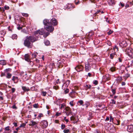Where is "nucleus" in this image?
I'll return each mask as SVG.
<instances>
[{"mask_svg": "<svg viewBox=\"0 0 133 133\" xmlns=\"http://www.w3.org/2000/svg\"><path fill=\"white\" fill-rule=\"evenodd\" d=\"M45 31L43 29L38 30L34 33V35L29 36H27L24 40V45L28 48H31L32 46V43L37 40L39 35H43Z\"/></svg>", "mask_w": 133, "mask_h": 133, "instance_id": "f257e3e1", "label": "nucleus"}, {"mask_svg": "<svg viewBox=\"0 0 133 133\" xmlns=\"http://www.w3.org/2000/svg\"><path fill=\"white\" fill-rule=\"evenodd\" d=\"M43 23L44 25V28L48 32H51L54 30V28L52 25L55 26L58 23L57 21L55 18L51 19L50 21L49 20L45 19L43 21Z\"/></svg>", "mask_w": 133, "mask_h": 133, "instance_id": "f03ea898", "label": "nucleus"}, {"mask_svg": "<svg viewBox=\"0 0 133 133\" xmlns=\"http://www.w3.org/2000/svg\"><path fill=\"white\" fill-rule=\"evenodd\" d=\"M92 59H89L85 63V69L86 72L89 71L91 68V66L93 65Z\"/></svg>", "mask_w": 133, "mask_h": 133, "instance_id": "7ed1b4c3", "label": "nucleus"}, {"mask_svg": "<svg viewBox=\"0 0 133 133\" xmlns=\"http://www.w3.org/2000/svg\"><path fill=\"white\" fill-rule=\"evenodd\" d=\"M126 54L130 57L133 58V49L131 48H127L125 50Z\"/></svg>", "mask_w": 133, "mask_h": 133, "instance_id": "20e7f679", "label": "nucleus"}, {"mask_svg": "<svg viewBox=\"0 0 133 133\" xmlns=\"http://www.w3.org/2000/svg\"><path fill=\"white\" fill-rule=\"evenodd\" d=\"M38 123V122H36L33 120H31L29 122V125L32 127L34 126L35 128H36V127L37 128V126Z\"/></svg>", "mask_w": 133, "mask_h": 133, "instance_id": "39448f33", "label": "nucleus"}, {"mask_svg": "<svg viewBox=\"0 0 133 133\" xmlns=\"http://www.w3.org/2000/svg\"><path fill=\"white\" fill-rule=\"evenodd\" d=\"M70 83V81L69 80H67L63 85L62 86V89L63 90H64L65 88L67 87Z\"/></svg>", "mask_w": 133, "mask_h": 133, "instance_id": "423d86ee", "label": "nucleus"}, {"mask_svg": "<svg viewBox=\"0 0 133 133\" xmlns=\"http://www.w3.org/2000/svg\"><path fill=\"white\" fill-rule=\"evenodd\" d=\"M41 124L43 128H46L48 125V122L46 121L43 120L41 122Z\"/></svg>", "mask_w": 133, "mask_h": 133, "instance_id": "0eeeda50", "label": "nucleus"}, {"mask_svg": "<svg viewBox=\"0 0 133 133\" xmlns=\"http://www.w3.org/2000/svg\"><path fill=\"white\" fill-rule=\"evenodd\" d=\"M75 69L78 72H79L82 71L83 69V66L80 65H78L76 67Z\"/></svg>", "mask_w": 133, "mask_h": 133, "instance_id": "6e6552de", "label": "nucleus"}, {"mask_svg": "<svg viewBox=\"0 0 133 133\" xmlns=\"http://www.w3.org/2000/svg\"><path fill=\"white\" fill-rule=\"evenodd\" d=\"M119 45L122 47H126L127 45V44L125 41H123L119 43Z\"/></svg>", "mask_w": 133, "mask_h": 133, "instance_id": "1a4fd4ad", "label": "nucleus"}, {"mask_svg": "<svg viewBox=\"0 0 133 133\" xmlns=\"http://www.w3.org/2000/svg\"><path fill=\"white\" fill-rule=\"evenodd\" d=\"M127 131L129 132H132L133 131V125H131L128 126Z\"/></svg>", "mask_w": 133, "mask_h": 133, "instance_id": "9d476101", "label": "nucleus"}, {"mask_svg": "<svg viewBox=\"0 0 133 133\" xmlns=\"http://www.w3.org/2000/svg\"><path fill=\"white\" fill-rule=\"evenodd\" d=\"M24 59L25 60L28 62H30V59L29 57V56L28 54H26L24 56Z\"/></svg>", "mask_w": 133, "mask_h": 133, "instance_id": "9b49d317", "label": "nucleus"}, {"mask_svg": "<svg viewBox=\"0 0 133 133\" xmlns=\"http://www.w3.org/2000/svg\"><path fill=\"white\" fill-rule=\"evenodd\" d=\"M91 87V86L90 85L86 84L84 86V89L87 91L90 89Z\"/></svg>", "mask_w": 133, "mask_h": 133, "instance_id": "f8f14e48", "label": "nucleus"}, {"mask_svg": "<svg viewBox=\"0 0 133 133\" xmlns=\"http://www.w3.org/2000/svg\"><path fill=\"white\" fill-rule=\"evenodd\" d=\"M5 33V30H2L0 31V35L1 37H2L3 36Z\"/></svg>", "mask_w": 133, "mask_h": 133, "instance_id": "ddd939ff", "label": "nucleus"}, {"mask_svg": "<svg viewBox=\"0 0 133 133\" xmlns=\"http://www.w3.org/2000/svg\"><path fill=\"white\" fill-rule=\"evenodd\" d=\"M108 2L110 5H112L114 4V0H108Z\"/></svg>", "mask_w": 133, "mask_h": 133, "instance_id": "4468645a", "label": "nucleus"}, {"mask_svg": "<svg viewBox=\"0 0 133 133\" xmlns=\"http://www.w3.org/2000/svg\"><path fill=\"white\" fill-rule=\"evenodd\" d=\"M77 103H79L78 105H82L83 106H84V105L83 104L84 103L83 101V100H80L78 101Z\"/></svg>", "mask_w": 133, "mask_h": 133, "instance_id": "2eb2a0df", "label": "nucleus"}, {"mask_svg": "<svg viewBox=\"0 0 133 133\" xmlns=\"http://www.w3.org/2000/svg\"><path fill=\"white\" fill-rule=\"evenodd\" d=\"M0 64H1L5 65L6 64V62L4 60H0Z\"/></svg>", "mask_w": 133, "mask_h": 133, "instance_id": "dca6fc26", "label": "nucleus"}, {"mask_svg": "<svg viewBox=\"0 0 133 133\" xmlns=\"http://www.w3.org/2000/svg\"><path fill=\"white\" fill-rule=\"evenodd\" d=\"M22 89L24 91H28L29 90V88H27L25 87H22Z\"/></svg>", "mask_w": 133, "mask_h": 133, "instance_id": "f3484780", "label": "nucleus"}, {"mask_svg": "<svg viewBox=\"0 0 133 133\" xmlns=\"http://www.w3.org/2000/svg\"><path fill=\"white\" fill-rule=\"evenodd\" d=\"M44 43L45 45H48L50 44L49 41L47 40H45L44 41Z\"/></svg>", "mask_w": 133, "mask_h": 133, "instance_id": "a211bd4d", "label": "nucleus"}, {"mask_svg": "<svg viewBox=\"0 0 133 133\" xmlns=\"http://www.w3.org/2000/svg\"><path fill=\"white\" fill-rule=\"evenodd\" d=\"M116 53H112L110 55V58L112 59L114 56L115 55Z\"/></svg>", "mask_w": 133, "mask_h": 133, "instance_id": "6ab92c4d", "label": "nucleus"}, {"mask_svg": "<svg viewBox=\"0 0 133 133\" xmlns=\"http://www.w3.org/2000/svg\"><path fill=\"white\" fill-rule=\"evenodd\" d=\"M65 104L64 103H63L61 105L60 109H62L64 108H65Z\"/></svg>", "mask_w": 133, "mask_h": 133, "instance_id": "aec40b11", "label": "nucleus"}, {"mask_svg": "<svg viewBox=\"0 0 133 133\" xmlns=\"http://www.w3.org/2000/svg\"><path fill=\"white\" fill-rule=\"evenodd\" d=\"M130 76V75L128 73H127L125 75L124 77H125V79H126L128 78V77H129Z\"/></svg>", "mask_w": 133, "mask_h": 133, "instance_id": "412c9836", "label": "nucleus"}, {"mask_svg": "<svg viewBox=\"0 0 133 133\" xmlns=\"http://www.w3.org/2000/svg\"><path fill=\"white\" fill-rule=\"evenodd\" d=\"M65 112H69L70 111V108L68 107H65Z\"/></svg>", "mask_w": 133, "mask_h": 133, "instance_id": "4be33fe9", "label": "nucleus"}, {"mask_svg": "<svg viewBox=\"0 0 133 133\" xmlns=\"http://www.w3.org/2000/svg\"><path fill=\"white\" fill-rule=\"evenodd\" d=\"M63 131L64 133H70V130L69 129L64 130Z\"/></svg>", "mask_w": 133, "mask_h": 133, "instance_id": "5701e85b", "label": "nucleus"}, {"mask_svg": "<svg viewBox=\"0 0 133 133\" xmlns=\"http://www.w3.org/2000/svg\"><path fill=\"white\" fill-rule=\"evenodd\" d=\"M11 76L12 75L11 74L9 73H7L6 77L7 78H9L11 77Z\"/></svg>", "mask_w": 133, "mask_h": 133, "instance_id": "b1692460", "label": "nucleus"}, {"mask_svg": "<svg viewBox=\"0 0 133 133\" xmlns=\"http://www.w3.org/2000/svg\"><path fill=\"white\" fill-rule=\"evenodd\" d=\"M74 101H72L69 102V104L70 105L71 107H73L74 105Z\"/></svg>", "mask_w": 133, "mask_h": 133, "instance_id": "393cba45", "label": "nucleus"}, {"mask_svg": "<svg viewBox=\"0 0 133 133\" xmlns=\"http://www.w3.org/2000/svg\"><path fill=\"white\" fill-rule=\"evenodd\" d=\"M18 78V77L17 76H13V77L12 78V80L14 81H16V79H17Z\"/></svg>", "mask_w": 133, "mask_h": 133, "instance_id": "a878e982", "label": "nucleus"}, {"mask_svg": "<svg viewBox=\"0 0 133 133\" xmlns=\"http://www.w3.org/2000/svg\"><path fill=\"white\" fill-rule=\"evenodd\" d=\"M33 107L34 108H38V104L37 103H35L33 105Z\"/></svg>", "mask_w": 133, "mask_h": 133, "instance_id": "bb28decb", "label": "nucleus"}, {"mask_svg": "<svg viewBox=\"0 0 133 133\" xmlns=\"http://www.w3.org/2000/svg\"><path fill=\"white\" fill-rule=\"evenodd\" d=\"M17 38V35L16 34H14L12 36V38L13 39H16Z\"/></svg>", "mask_w": 133, "mask_h": 133, "instance_id": "cd10ccee", "label": "nucleus"}, {"mask_svg": "<svg viewBox=\"0 0 133 133\" xmlns=\"http://www.w3.org/2000/svg\"><path fill=\"white\" fill-rule=\"evenodd\" d=\"M114 49L116 51H118V48L116 45H115L114 48Z\"/></svg>", "mask_w": 133, "mask_h": 133, "instance_id": "c85d7f7f", "label": "nucleus"}, {"mask_svg": "<svg viewBox=\"0 0 133 133\" xmlns=\"http://www.w3.org/2000/svg\"><path fill=\"white\" fill-rule=\"evenodd\" d=\"M22 16L25 17H28L29 16V15L27 13H22Z\"/></svg>", "mask_w": 133, "mask_h": 133, "instance_id": "c756f323", "label": "nucleus"}, {"mask_svg": "<svg viewBox=\"0 0 133 133\" xmlns=\"http://www.w3.org/2000/svg\"><path fill=\"white\" fill-rule=\"evenodd\" d=\"M4 8L5 9L7 10H8L9 9V7L6 5H5L4 6Z\"/></svg>", "mask_w": 133, "mask_h": 133, "instance_id": "7c9ffc66", "label": "nucleus"}, {"mask_svg": "<svg viewBox=\"0 0 133 133\" xmlns=\"http://www.w3.org/2000/svg\"><path fill=\"white\" fill-rule=\"evenodd\" d=\"M53 88L56 90L59 89V87L58 86H54L53 87Z\"/></svg>", "mask_w": 133, "mask_h": 133, "instance_id": "2f4dec72", "label": "nucleus"}, {"mask_svg": "<svg viewBox=\"0 0 133 133\" xmlns=\"http://www.w3.org/2000/svg\"><path fill=\"white\" fill-rule=\"evenodd\" d=\"M105 19H106L105 21L107 22L108 23H110V21L109 20H108V18L107 17L106 18L105 17H104Z\"/></svg>", "mask_w": 133, "mask_h": 133, "instance_id": "473e14b6", "label": "nucleus"}, {"mask_svg": "<svg viewBox=\"0 0 133 133\" xmlns=\"http://www.w3.org/2000/svg\"><path fill=\"white\" fill-rule=\"evenodd\" d=\"M26 125V123H23L22 124H21L19 126V127L22 128L24 127Z\"/></svg>", "mask_w": 133, "mask_h": 133, "instance_id": "72a5a7b5", "label": "nucleus"}, {"mask_svg": "<svg viewBox=\"0 0 133 133\" xmlns=\"http://www.w3.org/2000/svg\"><path fill=\"white\" fill-rule=\"evenodd\" d=\"M72 5L71 4H68V5H67V8L69 9L70 8H72Z\"/></svg>", "mask_w": 133, "mask_h": 133, "instance_id": "f704fd0d", "label": "nucleus"}, {"mask_svg": "<svg viewBox=\"0 0 133 133\" xmlns=\"http://www.w3.org/2000/svg\"><path fill=\"white\" fill-rule=\"evenodd\" d=\"M61 114V112H57L56 113L55 116L56 117H58L59 115H60Z\"/></svg>", "mask_w": 133, "mask_h": 133, "instance_id": "c9c22d12", "label": "nucleus"}, {"mask_svg": "<svg viewBox=\"0 0 133 133\" xmlns=\"http://www.w3.org/2000/svg\"><path fill=\"white\" fill-rule=\"evenodd\" d=\"M42 95L44 96H45L46 94V93L45 91H42Z\"/></svg>", "mask_w": 133, "mask_h": 133, "instance_id": "e433bc0d", "label": "nucleus"}, {"mask_svg": "<svg viewBox=\"0 0 133 133\" xmlns=\"http://www.w3.org/2000/svg\"><path fill=\"white\" fill-rule=\"evenodd\" d=\"M65 125L63 124L61 125V128L62 129V130L64 129V128H65Z\"/></svg>", "mask_w": 133, "mask_h": 133, "instance_id": "4c0bfd02", "label": "nucleus"}, {"mask_svg": "<svg viewBox=\"0 0 133 133\" xmlns=\"http://www.w3.org/2000/svg\"><path fill=\"white\" fill-rule=\"evenodd\" d=\"M93 83L95 85H97L98 84V81L97 80H95L93 81Z\"/></svg>", "mask_w": 133, "mask_h": 133, "instance_id": "58836bf2", "label": "nucleus"}, {"mask_svg": "<svg viewBox=\"0 0 133 133\" xmlns=\"http://www.w3.org/2000/svg\"><path fill=\"white\" fill-rule=\"evenodd\" d=\"M113 32V31L111 30H110L107 33L108 35H110Z\"/></svg>", "mask_w": 133, "mask_h": 133, "instance_id": "ea45409f", "label": "nucleus"}, {"mask_svg": "<svg viewBox=\"0 0 133 133\" xmlns=\"http://www.w3.org/2000/svg\"><path fill=\"white\" fill-rule=\"evenodd\" d=\"M101 11L99 10L97 11L94 14V16H96L99 13V12H100Z\"/></svg>", "mask_w": 133, "mask_h": 133, "instance_id": "a19ab883", "label": "nucleus"}, {"mask_svg": "<svg viewBox=\"0 0 133 133\" xmlns=\"http://www.w3.org/2000/svg\"><path fill=\"white\" fill-rule=\"evenodd\" d=\"M129 64H130V65L132 66L133 65V60H132L129 63Z\"/></svg>", "mask_w": 133, "mask_h": 133, "instance_id": "79ce46f5", "label": "nucleus"}, {"mask_svg": "<svg viewBox=\"0 0 133 133\" xmlns=\"http://www.w3.org/2000/svg\"><path fill=\"white\" fill-rule=\"evenodd\" d=\"M37 53L34 54H32V56L33 57H36L37 55Z\"/></svg>", "mask_w": 133, "mask_h": 133, "instance_id": "37998d69", "label": "nucleus"}, {"mask_svg": "<svg viewBox=\"0 0 133 133\" xmlns=\"http://www.w3.org/2000/svg\"><path fill=\"white\" fill-rule=\"evenodd\" d=\"M0 11L2 12H3L5 11V10L3 8L0 7Z\"/></svg>", "mask_w": 133, "mask_h": 133, "instance_id": "c03bdc74", "label": "nucleus"}, {"mask_svg": "<svg viewBox=\"0 0 133 133\" xmlns=\"http://www.w3.org/2000/svg\"><path fill=\"white\" fill-rule=\"evenodd\" d=\"M111 101L112 102L111 103L112 104H116V101L114 99H111Z\"/></svg>", "mask_w": 133, "mask_h": 133, "instance_id": "a18cd8bd", "label": "nucleus"}, {"mask_svg": "<svg viewBox=\"0 0 133 133\" xmlns=\"http://www.w3.org/2000/svg\"><path fill=\"white\" fill-rule=\"evenodd\" d=\"M89 104V103L88 102H86L84 105H86V107H87Z\"/></svg>", "mask_w": 133, "mask_h": 133, "instance_id": "49530a36", "label": "nucleus"}, {"mask_svg": "<svg viewBox=\"0 0 133 133\" xmlns=\"http://www.w3.org/2000/svg\"><path fill=\"white\" fill-rule=\"evenodd\" d=\"M69 92V90L68 89H66L64 91V92L65 94H67Z\"/></svg>", "mask_w": 133, "mask_h": 133, "instance_id": "de8ad7c7", "label": "nucleus"}, {"mask_svg": "<svg viewBox=\"0 0 133 133\" xmlns=\"http://www.w3.org/2000/svg\"><path fill=\"white\" fill-rule=\"evenodd\" d=\"M113 119H114V118L112 117V116H110V122H111V121L112 122L113 121Z\"/></svg>", "mask_w": 133, "mask_h": 133, "instance_id": "09e8293b", "label": "nucleus"}, {"mask_svg": "<svg viewBox=\"0 0 133 133\" xmlns=\"http://www.w3.org/2000/svg\"><path fill=\"white\" fill-rule=\"evenodd\" d=\"M110 69L111 71L112 72L114 71L115 70V68L114 67H112Z\"/></svg>", "mask_w": 133, "mask_h": 133, "instance_id": "8fccbe9b", "label": "nucleus"}, {"mask_svg": "<svg viewBox=\"0 0 133 133\" xmlns=\"http://www.w3.org/2000/svg\"><path fill=\"white\" fill-rule=\"evenodd\" d=\"M38 116L39 118H41V117L43 116V115L42 113H40L39 114Z\"/></svg>", "mask_w": 133, "mask_h": 133, "instance_id": "3c124183", "label": "nucleus"}, {"mask_svg": "<svg viewBox=\"0 0 133 133\" xmlns=\"http://www.w3.org/2000/svg\"><path fill=\"white\" fill-rule=\"evenodd\" d=\"M112 91L113 94L114 95L116 93V91L115 89H112Z\"/></svg>", "mask_w": 133, "mask_h": 133, "instance_id": "603ef678", "label": "nucleus"}, {"mask_svg": "<svg viewBox=\"0 0 133 133\" xmlns=\"http://www.w3.org/2000/svg\"><path fill=\"white\" fill-rule=\"evenodd\" d=\"M16 90V89L14 88H12L11 89V90L12 93L14 92Z\"/></svg>", "mask_w": 133, "mask_h": 133, "instance_id": "864d4df0", "label": "nucleus"}, {"mask_svg": "<svg viewBox=\"0 0 133 133\" xmlns=\"http://www.w3.org/2000/svg\"><path fill=\"white\" fill-rule=\"evenodd\" d=\"M5 130H8V131L9 130H10V129H9V127L8 126V127H5Z\"/></svg>", "mask_w": 133, "mask_h": 133, "instance_id": "5fc2aeb1", "label": "nucleus"}, {"mask_svg": "<svg viewBox=\"0 0 133 133\" xmlns=\"http://www.w3.org/2000/svg\"><path fill=\"white\" fill-rule=\"evenodd\" d=\"M66 115L67 116H68L70 113V111L69 112H65Z\"/></svg>", "mask_w": 133, "mask_h": 133, "instance_id": "6e6d98bb", "label": "nucleus"}, {"mask_svg": "<svg viewBox=\"0 0 133 133\" xmlns=\"http://www.w3.org/2000/svg\"><path fill=\"white\" fill-rule=\"evenodd\" d=\"M12 108L13 109H16L17 108V107L15 104L13 105L12 107Z\"/></svg>", "mask_w": 133, "mask_h": 133, "instance_id": "4d7b16f0", "label": "nucleus"}, {"mask_svg": "<svg viewBox=\"0 0 133 133\" xmlns=\"http://www.w3.org/2000/svg\"><path fill=\"white\" fill-rule=\"evenodd\" d=\"M37 63H39V61L38 59H36L35 61Z\"/></svg>", "mask_w": 133, "mask_h": 133, "instance_id": "13d9d810", "label": "nucleus"}, {"mask_svg": "<svg viewBox=\"0 0 133 133\" xmlns=\"http://www.w3.org/2000/svg\"><path fill=\"white\" fill-rule=\"evenodd\" d=\"M122 85V86L124 85L125 84V83L124 82H122L121 83Z\"/></svg>", "mask_w": 133, "mask_h": 133, "instance_id": "bf43d9fd", "label": "nucleus"}, {"mask_svg": "<svg viewBox=\"0 0 133 133\" xmlns=\"http://www.w3.org/2000/svg\"><path fill=\"white\" fill-rule=\"evenodd\" d=\"M13 124L14 125V126L15 127H16L17 126V123H14Z\"/></svg>", "mask_w": 133, "mask_h": 133, "instance_id": "052dcab7", "label": "nucleus"}, {"mask_svg": "<svg viewBox=\"0 0 133 133\" xmlns=\"http://www.w3.org/2000/svg\"><path fill=\"white\" fill-rule=\"evenodd\" d=\"M3 3L2 0H0V5H2Z\"/></svg>", "mask_w": 133, "mask_h": 133, "instance_id": "680f3d73", "label": "nucleus"}, {"mask_svg": "<svg viewBox=\"0 0 133 133\" xmlns=\"http://www.w3.org/2000/svg\"><path fill=\"white\" fill-rule=\"evenodd\" d=\"M59 79H58L56 81V83L57 84H58L59 83Z\"/></svg>", "mask_w": 133, "mask_h": 133, "instance_id": "e2e57ef3", "label": "nucleus"}, {"mask_svg": "<svg viewBox=\"0 0 133 133\" xmlns=\"http://www.w3.org/2000/svg\"><path fill=\"white\" fill-rule=\"evenodd\" d=\"M75 3L77 5L79 4V1H78L77 2L75 1Z\"/></svg>", "mask_w": 133, "mask_h": 133, "instance_id": "0e129e2a", "label": "nucleus"}, {"mask_svg": "<svg viewBox=\"0 0 133 133\" xmlns=\"http://www.w3.org/2000/svg\"><path fill=\"white\" fill-rule=\"evenodd\" d=\"M5 73H2L1 74V76H5Z\"/></svg>", "mask_w": 133, "mask_h": 133, "instance_id": "69168bd1", "label": "nucleus"}, {"mask_svg": "<svg viewBox=\"0 0 133 133\" xmlns=\"http://www.w3.org/2000/svg\"><path fill=\"white\" fill-rule=\"evenodd\" d=\"M109 117H107L105 121H109Z\"/></svg>", "mask_w": 133, "mask_h": 133, "instance_id": "338daca9", "label": "nucleus"}, {"mask_svg": "<svg viewBox=\"0 0 133 133\" xmlns=\"http://www.w3.org/2000/svg\"><path fill=\"white\" fill-rule=\"evenodd\" d=\"M22 27H20V26H19L17 27V29L19 30H20L21 29H22Z\"/></svg>", "mask_w": 133, "mask_h": 133, "instance_id": "774afa93", "label": "nucleus"}]
</instances>
